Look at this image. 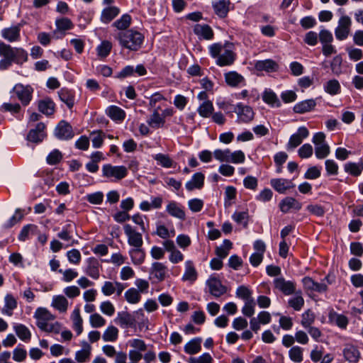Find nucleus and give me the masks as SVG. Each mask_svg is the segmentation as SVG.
Instances as JSON below:
<instances>
[{
  "instance_id": "f257e3e1",
  "label": "nucleus",
  "mask_w": 363,
  "mask_h": 363,
  "mask_svg": "<svg viewBox=\"0 0 363 363\" xmlns=\"http://www.w3.org/2000/svg\"><path fill=\"white\" fill-rule=\"evenodd\" d=\"M234 45L229 42L216 43L208 47L210 55L216 59V63L220 67L230 66L236 58Z\"/></svg>"
},
{
  "instance_id": "f03ea898",
  "label": "nucleus",
  "mask_w": 363,
  "mask_h": 363,
  "mask_svg": "<svg viewBox=\"0 0 363 363\" xmlns=\"http://www.w3.org/2000/svg\"><path fill=\"white\" fill-rule=\"evenodd\" d=\"M114 38L122 48L134 52L142 48L145 40L143 34L134 29L119 31Z\"/></svg>"
},
{
  "instance_id": "7ed1b4c3",
  "label": "nucleus",
  "mask_w": 363,
  "mask_h": 363,
  "mask_svg": "<svg viewBox=\"0 0 363 363\" xmlns=\"http://www.w3.org/2000/svg\"><path fill=\"white\" fill-rule=\"evenodd\" d=\"M33 317L36 320L38 328L44 332L57 334L61 330V323L58 321L50 322L55 319V315L45 308H38L34 313Z\"/></svg>"
},
{
  "instance_id": "20e7f679",
  "label": "nucleus",
  "mask_w": 363,
  "mask_h": 363,
  "mask_svg": "<svg viewBox=\"0 0 363 363\" xmlns=\"http://www.w3.org/2000/svg\"><path fill=\"white\" fill-rule=\"evenodd\" d=\"M213 157L220 162H231L242 164L245 161V153L242 150L232 152L230 149H216L213 151Z\"/></svg>"
},
{
  "instance_id": "39448f33",
  "label": "nucleus",
  "mask_w": 363,
  "mask_h": 363,
  "mask_svg": "<svg viewBox=\"0 0 363 363\" xmlns=\"http://www.w3.org/2000/svg\"><path fill=\"white\" fill-rule=\"evenodd\" d=\"M312 142L315 145V154L318 159H324L330 155V149L325 142V133L323 132L315 133Z\"/></svg>"
},
{
  "instance_id": "423d86ee",
  "label": "nucleus",
  "mask_w": 363,
  "mask_h": 363,
  "mask_svg": "<svg viewBox=\"0 0 363 363\" xmlns=\"http://www.w3.org/2000/svg\"><path fill=\"white\" fill-rule=\"evenodd\" d=\"M169 277L167 266L162 262H154L152 263L149 272L150 279L155 282H162Z\"/></svg>"
},
{
  "instance_id": "0eeeda50",
  "label": "nucleus",
  "mask_w": 363,
  "mask_h": 363,
  "mask_svg": "<svg viewBox=\"0 0 363 363\" xmlns=\"http://www.w3.org/2000/svg\"><path fill=\"white\" fill-rule=\"evenodd\" d=\"M104 177L114 179L121 180L128 174V169L125 166H113L110 164H104L102 167Z\"/></svg>"
},
{
  "instance_id": "6e6552de",
  "label": "nucleus",
  "mask_w": 363,
  "mask_h": 363,
  "mask_svg": "<svg viewBox=\"0 0 363 363\" xmlns=\"http://www.w3.org/2000/svg\"><path fill=\"white\" fill-rule=\"evenodd\" d=\"M209 293L215 298H218L226 293L227 288L216 274H211L206 281Z\"/></svg>"
},
{
  "instance_id": "1a4fd4ad",
  "label": "nucleus",
  "mask_w": 363,
  "mask_h": 363,
  "mask_svg": "<svg viewBox=\"0 0 363 363\" xmlns=\"http://www.w3.org/2000/svg\"><path fill=\"white\" fill-rule=\"evenodd\" d=\"M352 20L347 15H342L338 20L337 26L335 29V35L338 40H344L350 35Z\"/></svg>"
},
{
  "instance_id": "9d476101",
  "label": "nucleus",
  "mask_w": 363,
  "mask_h": 363,
  "mask_svg": "<svg viewBox=\"0 0 363 363\" xmlns=\"http://www.w3.org/2000/svg\"><path fill=\"white\" fill-rule=\"evenodd\" d=\"M33 91V89L31 86L17 84L10 93L14 94L23 106H27L32 99Z\"/></svg>"
},
{
  "instance_id": "9b49d317",
  "label": "nucleus",
  "mask_w": 363,
  "mask_h": 363,
  "mask_svg": "<svg viewBox=\"0 0 363 363\" xmlns=\"http://www.w3.org/2000/svg\"><path fill=\"white\" fill-rule=\"evenodd\" d=\"M124 233L127 237L128 244L132 247H142L143 240L142 233L136 230L130 224H125L123 226Z\"/></svg>"
},
{
  "instance_id": "f8f14e48",
  "label": "nucleus",
  "mask_w": 363,
  "mask_h": 363,
  "mask_svg": "<svg viewBox=\"0 0 363 363\" xmlns=\"http://www.w3.org/2000/svg\"><path fill=\"white\" fill-rule=\"evenodd\" d=\"M309 135V131L305 126H301L297 131L292 134L286 144V150H292L300 145L303 140Z\"/></svg>"
},
{
  "instance_id": "ddd939ff",
  "label": "nucleus",
  "mask_w": 363,
  "mask_h": 363,
  "mask_svg": "<svg viewBox=\"0 0 363 363\" xmlns=\"http://www.w3.org/2000/svg\"><path fill=\"white\" fill-rule=\"evenodd\" d=\"M125 287L126 285L121 282L106 281L101 286V292L106 296H110L114 293L120 296Z\"/></svg>"
},
{
  "instance_id": "4468645a",
  "label": "nucleus",
  "mask_w": 363,
  "mask_h": 363,
  "mask_svg": "<svg viewBox=\"0 0 363 363\" xmlns=\"http://www.w3.org/2000/svg\"><path fill=\"white\" fill-rule=\"evenodd\" d=\"M235 112L238 115V119L240 122L249 123L254 118V111L249 106H245L241 103L236 104Z\"/></svg>"
},
{
  "instance_id": "2eb2a0df",
  "label": "nucleus",
  "mask_w": 363,
  "mask_h": 363,
  "mask_svg": "<svg viewBox=\"0 0 363 363\" xmlns=\"http://www.w3.org/2000/svg\"><path fill=\"white\" fill-rule=\"evenodd\" d=\"M55 136L60 140H69L74 137L72 126L65 121H60L55 130Z\"/></svg>"
},
{
  "instance_id": "dca6fc26",
  "label": "nucleus",
  "mask_w": 363,
  "mask_h": 363,
  "mask_svg": "<svg viewBox=\"0 0 363 363\" xmlns=\"http://www.w3.org/2000/svg\"><path fill=\"white\" fill-rule=\"evenodd\" d=\"M274 284L276 289L285 295H291L296 290V283L293 281H286L283 277L276 278L274 280Z\"/></svg>"
},
{
  "instance_id": "f3484780",
  "label": "nucleus",
  "mask_w": 363,
  "mask_h": 363,
  "mask_svg": "<svg viewBox=\"0 0 363 363\" xmlns=\"http://www.w3.org/2000/svg\"><path fill=\"white\" fill-rule=\"evenodd\" d=\"M45 125L43 123H38L35 128L33 129H31L28 135L27 139L28 140L38 143L42 142L45 138L46 137V133L45 132Z\"/></svg>"
},
{
  "instance_id": "a211bd4d",
  "label": "nucleus",
  "mask_w": 363,
  "mask_h": 363,
  "mask_svg": "<svg viewBox=\"0 0 363 363\" xmlns=\"http://www.w3.org/2000/svg\"><path fill=\"white\" fill-rule=\"evenodd\" d=\"M6 48L9 52L6 55L12 57L13 62L17 64H23L28 60L27 52L21 48H12L6 44Z\"/></svg>"
},
{
  "instance_id": "6ab92c4d",
  "label": "nucleus",
  "mask_w": 363,
  "mask_h": 363,
  "mask_svg": "<svg viewBox=\"0 0 363 363\" xmlns=\"http://www.w3.org/2000/svg\"><path fill=\"white\" fill-rule=\"evenodd\" d=\"M167 213L172 217L184 220L186 218L184 207L174 201H169L166 206Z\"/></svg>"
},
{
  "instance_id": "aec40b11",
  "label": "nucleus",
  "mask_w": 363,
  "mask_h": 363,
  "mask_svg": "<svg viewBox=\"0 0 363 363\" xmlns=\"http://www.w3.org/2000/svg\"><path fill=\"white\" fill-rule=\"evenodd\" d=\"M197 278L198 272L194 262L191 260H186L184 263V272L182 277V280L193 284Z\"/></svg>"
},
{
  "instance_id": "412c9836",
  "label": "nucleus",
  "mask_w": 363,
  "mask_h": 363,
  "mask_svg": "<svg viewBox=\"0 0 363 363\" xmlns=\"http://www.w3.org/2000/svg\"><path fill=\"white\" fill-rule=\"evenodd\" d=\"M226 84L231 87L245 86V79L243 76L237 72L230 71L224 74Z\"/></svg>"
},
{
  "instance_id": "4be33fe9",
  "label": "nucleus",
  "mask_w": 363,
  "mask_h": 363,
  "mask_svg": "<svg viewBox=\"0 0 363 363\" xmlns=\"http://www.w3.org/2000/svg\"><path fill=\"white\" fill-rule=\"evenodd\" d=\"M21 26L16 25L1 30V34L6 40L12 43L18 41L21 38Z\"/></svg>"
},
{
  "instance_id": "5701e85b",
  "label": "nucleus",
  "mask_w": 363,
  "mask_h": 363,
  "mask_svg": "<svg viewBox=\"0 0 363 363\" xmlns=\"http://www.w3.org/2000/svg\"><path fill=\"white\" fill-rule=\"evenodd\" d=\"M302 208V204L293 197H286L279 203L280 211L284 213H288L291 209L299 211Z\"/></svg>"
},
{
  "instance_id": "b1692460",
  "label": "nucleus",
  "mask_w": 363,
  "mask_h": 363,
  "mask_svg": "<svg viewBox=\"0 0 363 363\" xmlns=\"http://www.w3.org/2000/svg\"><path fill=\"white\" fill-rule=\"evenodd\" d=\"M342 353L345 359L352 363H356L360 359V352L359 349L352 344H346Z\"/></svg>"
},
{
  "instance_id": "393cba45",
  "label": "nucleus",
  "mask_w": 363,
  "mask_h": 363,
  "mask_svg": "<svg viewBox=\"0 0 363 363\" xmlns=\"http://www.w3.org/2000/svg\"><path fill=\"white\" fill-rule=\"evenodd\" d=\"M271 186L279 193L284 194L288 189L295 186L291 180L279 178L270 180Z\"/></svg>"
},
{
  "instance_id": "a878e982",
  "label": "nucleus",
  "mask_w": 363,
  "mask_h": 363,
  "mask_svg": "<svg viewBox=\"0 0 363 363\" xmlns=\"http://www.w3.org/2000/svg\"><path fill=\"white\" fill-rule=\"evenodd\" d=\"M205 176L201 172H196L193 174L191 179L188 181L185 187L189 191H192L195 189H201L204 185Z\"/></svg>"
},
{
  "instance_id": "bb28decb",
  "label": "nucleus",
  "mask_w": 363,
  "mask_h": 363,
  "mask_svg": "<svg viewBox=\"0 0 363 363\" xmlns=\"http://www.w3.org/2000/svg\"><path fill=\"white\" fill-rule=\"evenodd\" d=\"M163 199L161 196H151L150 201H143L139 205V208L142 211H150L152 209H159L162 207Z\"/></svg>"
},
{
  "instance_id": "cd10ccee",
  "label": "nucleus",
  "mask_w": 363,
  "mask_h": 363,
  "mask_svg": "<svg viewBox=\"0 0 363 363\" xmlns=\"http://www.w3.org/2000/svg\"><path fill=\"white\" fill-rule=\"evenodd\" d=\"M194 33L199 39L210 40L213 38V31L207 24H196L194 28Z\"/></svg>"
},
{
  "instance_id": "c85d7f7f",
  "label": "nucleus",
  "mask_w": 363,
  "mask_h": 363,
  "mask_svg": "<svg viewBox=\"0 0 363 363\" xmlns=\"http://www.w3.org/2000/svg\"><path fill=\"white\" fill-rule=\"evenodd\" d=\"M302 283L308 291L322 293L327 290V285L325 283L316 282L309 277L303 278Z\"/></svg>"
},
{
  "instance_id": "c756f323",
  "label": "nucleus",
  "mask_w": 363,
  "mask_h": 363,
  "mask_svg": "<svg viewBox=\"0 0 363 363\" xmlns=\"http://www.w3.org/2000/svg\"><path fill=\"white\" fill-rule=\"evenodd\" d=\"M316 106V101L313 99H306L296 104L293 111L296 113H305L313 111Z\"/></svg>"
},
{
  "instance_id": "7c9ffc66",
  "label": "nucleus",
  "mask_w": 363,
  "mask_h": 363,
  "mask_svg": "<svg viewBox=\"0 0 363 363\" xmlns=\"http://www.w3.org/2000/svg\"><path fill=\"white\" fill-rule=\"evenodd\" d=\"M202 338L197 337L188 341L184 346V351L189 355L196 354L201 350Z\"/></svg>"
},
{
  "instance_id": "2f4dec72",
  "label": "nucleus",
  "mask_w": 363,
  "mask_h": 363,
  "mask_svg": "<svg viewBox=\"0 0 363 363\" xmlns=\"http://www.w3.org/2000/svg\"><path fill=\"white\" fill-rule=\"evenodd\" d=\"M120 9L116 6H107L102 10L100 20L104 23H108L120 13Z\"/></svg>"
},
{
  "instance_id": "473e14b6",
  "label": "nucleus",
  "mask_w": 363,
  "mask_h": 363,
  "mask_svg": "<svg viewBox=\"0 0 363 363\" xmlns=\"http://www.w3.org/2000/svg\"><path fill=\"white\" fill-rule=\"evenodd\" d=\"M160 109V107L153 109L152 114L147 120V123L152 128H160L165 124V119H163V116L159 113Z\"/></svg>"
},
{
  "instance_id": "72a5a7b5",
  "label": "nucleus",
  "mask_w": 363,
  "mask_h": 363,
  "mask_svg": "<svg viewBox=\"0 0 363 363\" xmlns=\"http://www.w3.org/2000/svg\"><path fill=\"white\" fill-rule=\"evenodd\" d=\"M128 254L134 265H140L145 262L146 254L142 247H132Z\"/></svg>"
},
{
  "instance_id": "f704fd0d",
  "label": "nucleus",
  "mask_w": 363,
  "mask_h": 363,
  "mask_svg": "<svg viewBox=\"0 0 363 363\" xmlns=\"http://www.w3.org/2000/svg\"><path fill=\"white\" fill-rule=\"evenodd\" d=\"M106 115L113 121L122 122L125 118V112L117 106H110L106 110Z\"/></svg>"
},
{
  "instance_id": "c9c22d12",
  "label": "nucleus",
  "mask_w": 363,
  "mask_h": 363,
  "mask_svg": "<svg viewBox=\"0 0 363 363\" xmlns=\"http://www.w3.org/2000/svg\"><path fill=\"white\" fill-rule=\"evenodd\" d=\"M17 308V301L14 296L8 294L4 297V305L1 309V313L8 316L13 315V311Z\"/></svg>"
},
{
  "instance_id": "e433bc0d",
  "label": "nucleus",
  "mask_w": 363,
  "mask_h": 363,
  "mask_svg": "<svg viewBox=\"0 0 363 363\" xmlns=\"http://www.w3.org/2000/svg\"><path fill=\"white\" fill-rule=\"evenodd\" d=\"M229 0H213V8L216 15L220 18L227 16L229 11Z\"/></svg>"
},
{
  "instance_id": "4c0bfd02",
  "label": "nucleus",
  "mask_w": 363,
  "mask_h": 363,
  "mask_svg": "<svg viewBox=\"0 0 363 363\" xmlns=\"http://www.w3.org/2000/svg\"><path fill=\"white\" fill-rule=\"evenodd\" d=\"M51 306L60 313H65L69 307V302L65 296L56 295L52 297Z\"/></svg>"
},
{
  "instance_id": "58836bf2",
  "label": "nucleus",
  "mask_w": 363,
  "mask_h": 363,
  "mask_svg": "<svg viewBox=\"0 0 363 363\" xmlns=\"http://www.w3.org/2000/svg\"><path fill=\"white\" fill-rule=\"evenodd\" d=\"M9 52L6 48V44L0 40V56H3L4 59L0 60V69L4 70L8 69L13 62L12 57L6 55Z\"/></svg>"
},
{
  "instance_id": "ea45409f",
  "label": "nucleus",
  "mask_w": 363,
  "mask_h": 363,
  "mask_svg": "<svg viewBox=\"0 0 363 363\" xmlns=\"http://www.w3.org/2000/svg\"><path fill=\"white\" fill-rule=\"evenodd\" d=\"M323 90L331 96H335L341 92V86L337 79H332L323 84Z\"/></svg>"
},
{
  "instance_id": "a19ab883",
  "label": "nucleus",
  "mask_w": 363,
  "mask_h": 363,
  "mask_svg": "<svg viewBox=\"0 0 363 363\" xmlns=\"http://www.w3.org/2000/svg\"><path fill=\"white\" fill-rule=\"evenodd\" d=\"M255 68L259 71L272 72L277 70L278 65L274 60L268 59L257 61L255 64Z\"/></svg>"
},
{
  "instance_id": "79ce46f5",
  "label": "nucleus",
  "mask_w": 363,
  "mask_h": 363,
  "mask_svg": "<svg viewBox=\"0 0 363 363\" xmlns=\"http://www.w3.org/2000/svg\"><path fill=\"white\" fill-rule=\"evenodd\" d=\"M13 330L18 338L24 342L30 341L31 338V333L28 327L21 323H16L13 325Z\"/></svg>"
},
{
  "instance_id": "37998d69",
  "label": "nucleus",
  "mask_w": 363,
  "mask_h": 363,
  "mask_svg": "<svg viewBox=\"0 0 363 363\" xmlns=\"http://www.w3.org/2000/svg\"><path fill=\"white\" fill-rule=\"evenodd\" d=\"M329 320L330 323L335 324L341 329H345L348 325L347 318L342 314H339L335 311L329 313Z\"/></svg>"
},
{
  "instance_id": "c03bdc74",
  "label": "nucleus",
  "mask_w": 363,
  "mask_h": 363,
  "mask_svg": "<svg viewBox=\"0 0 363 363\" xmlns=\"http://www.w3.org/2000/svg\"><path fill=\"white\" fill-rule=\"evenodd\" d=\"M71 319L73 323V329L76 331L77 335H80L83 331V320L80 315V310L79 308H75L72 313Z\"/></svg>"
},
{
  "instance_id": "a18cd8bd",
  "label": "nucleus",
  "mask_w": 363,
  "mask_h": 363,
  "mask_svg": "<svg viewBox=\"0 0 363 363\" xmlns=\"http://www.w3.org/2000/svg\"><path fill=\"white\" fill-rule=\"evenodd\" d=\"M132 21L131 16L128 14H123L121 16V18L112 24V26L115 27L120 31H125L128 30V28L130 27Z\"/></svg>"
},
{
  "instance_id": "49530a36",
  "label": "nucleus",
  "mask_w": 363,
  "mask_h": 363,
  "mask_svg": "<svg viewBox=\"0 0 363 363\" xmlns=\"http://www.w3.org/2000/svg\"><path fill=\"white\" fill-rule=\"evenodd\" d=\"M214 107L212 101L206 100L203 101L198 107L197 111L199 114L203 118H208L213 113Z\"/></svg>"
},
{
  "instance_id": "de8ad7c7",
  "label": "nucleus",
  "mask_w": 363,
  "mask_h": 363,
  "mask_svg": "<svg viewBox=\"0 0 363 363\" xmlns=\"http://www.w3.org/2000/svg\"><path fill=\"white\" fill-rule=\"evenodd\" d=\"M88 262L86 273L94 279H98L99 277V262L95 258H89Z\"/></svg>"
},
{
  "instance_id": "09e8293b",
  "label": "nucleus",
  "mask_w": 363,
  "mask_h": 363,
  "mask_svg": "<svg viewBox=\"0 0 363 363\" xmlns=\"http://www.w3.org/2000/svg\"><path fill=\"white\" fill-rule=\"evenodd\" d=\"M125 301L130 304H137L141 300V294L135 288L128 289L124 294Z\"/></svg>"
},
{
  "instance_id": "8fccbe9b",
  "label": "nucleus",
  "mask_w": 363,
  "mask_h": 363,
  "mask_svg": "<svg viewBox=\"0 0 363 363\" xmlns=\"http://www.w3.org/2000/svg\"><path fill=\"white\" fill-rule=\"evenodd\" d=\"M288 304L294 311H301L304 305V299L302 296L301 292H296L294 295L289 299Z\"/></svg>"
},
{
  "instance_id": "3c124183",
  "label": "nucleus",
  "mask_w": 363,
  "mask_h": 363,
  "mask_svg": "<svg viewBox=\"0 0 363 363\" xmlns=\"http://www.w3.org/2000/svg\"><path fill=\"white\" fill-rule=\"evenodd\" d=\"M263 101L272 107L281 106V102L277 94L272 90H265L262 95Z\"/></svg>"
},
{
  "instance_id": "603ef678",
  "label": "nucleus",
  "mask_w": 363,
  "mask_h": 363,
  "mask_svg": "<svg viewBox=\"0 0 363 363\" xmlns=\"http://www.w3.org/2000/svg\"><path fill=\"white\" fill-rule=\"evenodd\" d=\"M118 333L116 327L108 325L102 335V339L104 342H115L118 337Z\"/></svg>"
},
{
  "instance_id": "864d4df0",
  "label": "nucleus",
  "mask_w": 363,
  "mask_h": 363,
  "mask_svg": "<svg viewBox=\"0 0 363 363\" xmlns=\"http://www.w3.org/2000/svg\"><path fill=\"white\" fill-rule=\"evenodd\" d=\"M55 104L49 99L38 102V110L43 114L50 116L54 113Z\"/></svg>"
},
{
  "instance_id": "5fc2aeb1",
  "label": "nucleus",
  "mask_w": 363,
  "mask_h": 363,
  "mask_svg": "<svg viewBox=\"0 0 363 363\" xmlns=\"http://www.w3.org/2000/svg\"><path fill=\"white\" fill-rule=\"evenodd\" d=\"M289 359L296 363H301L303 359V349L300 346L295 345L289 350Z\"/></svg>"
},
{
  "instance_id": "6e6d98bb",
  "label": "nucleus",
  "mask_w": 363,
  "mask_h": 363,
  "mask_svg": "<svg viewBox=\"0 0 363 363\" xmlns=\"http://www.w3.org/2000/svg\"><path fill=\"white\" fill-rule=\"evenodd\" d=\"M153 158L157 161V164L164 168H171L174 166V161L168 155L158 153L153 155Z\"/></svg>"
},
{
  "instance_id": "4d7b16f0",
  "label": "nucleus",
  "mask_w": 363,
  "mask_h": 363,
  "mask_svg": "<svg viewBox=\"0 0 363 363\" xmlns=\"http://www.w3.org/2000/svg\"><path fill=\"white\" fill-rule=\"evenodd\" d=\"M92 146L94 148H99L104 143V138H106L105 133L101 130H94L90 134Z\"/></svg>"
},
{
  "instance_id": "13d9d810",
  "label": "nucleus",
  "mask_w": 363,
  "mask_h": 363,
  "mask_svg": "<svg viewBox=\"0 0 363 363\" xmlns=\"http://www.w3.org/2000/svg\"><path fill=\"white\" fill-rule=\"evenodd\" d=\"M59 97L69 108H72L74 104V96L73 94L67 89H61L59 91Z\"/></svg>"
},
{
  "instance_id": "bf43d9fd",
  "label": "nucleus",
  "mask_w": 363,
  "mask_h": 363,
  "mask_svg": "<svg viewBox=\"0 0 363 363\" xmlns=\"http://www.w3.org/2000/svg\"><path fill=\"white\" fill-rule=\"evenodd\" d=\"M232 245L233 244L230 240H224L223 244L219 247H217L216 249L217 256L220 259L225 258L228 255L229 251L232 248Z\"/></svg>"
},
{
  "instance_id": "052dcab7",
  "label": "nucleus",
  "mask_w": 363,
  "mask_h": 363,
  "mask_svg": "<svg viewBox=\"0 0 363 363\" xmlns=\"http://www.w3.org/2000/svg\"><path fill=\"white\" fill-rule=\"evenodd\" d=\"M112 49V43L108 40H104L96 48L97 55L100 57H107Z\"/></svg>"
},
{
  "instance_id": "680f3d73",
  "label": "nucleus",
  "mask_w": 363,
  "mask_h": 363,
  "mask_svg": "<svg viewBox=\"0 0 363 363\" xmlns=\"http://www.w3.org/2000/svg\"><path fill=\"white\" fill-rule=\"evenodd\" d=\"M315 314L310 310L305 311L301 315V325L306 329L310 326H312L315 322Z\"/></svg>"
},
{
  "instance_id": "e2e57ef3",
  "label": "nucleus",
  "mask_w": 363,
  "mask_h": 363,
  "mask_svg": "<svg viewBox=\"0 0 363 363\" xmlns=\"http://www.w3.org/2000/svg\"><path fill=\"white\" fill-rule=\"evenodd\" d=\"M115 322L119 324L121 327H125L132 324V319L130 315L125 311L118 312L117 317L115 318Z\"/></svg>"
},
{
  "instance_id": "0e129e2a",
  "label": "nucleus",
  "mask_w": 363,
  "mask_h": 363,
  "mask_svg": "<svg viewBox=\"0 0 363 363\" xmlns=\"http://www.w3.org/2000/svg\"><path fill=\"white\" fill-rule=\"evenodd\" d=\"M232 218L238 224L242 225L244 228L247 226L249 215L247 211L235 212L232 216Z\"/></svg>"
},
{
  "instance_id": "69168bd1",
  "label": "nucleus",
  "mask_w": 363,
  "mask_h": 363,
  "mask_svg": "<svg viewBox=\"0 0 363 363\" xmlns=\"http://www.w3.org/2000/svg\"><path fill=\"white\" fill-rule=\"evenodd\" d=\"M255 302L253 298L245 301L242 313L245 316L252 317L255 312Z\"/></svg>"
},
{
  "instance_id": "338daca9",
  "label": "nucleus",
  "mask_w": 363,
  "mask_h": 363,
  "mask_svg": "<svg viewBox=\"0 0 363 363\" xmlns=\"http://www.w3.org/2000/svg\"><path fill=\"white\" fill-rule=\"evenodd\" d=\"M27 357L26 350L21 345L16 347L13 351V359L16 362H23Z\"/></svg>"
},
{
  "instance_id": "774afa93",
  "label": "nucleus",
  "mask_w": 363,
  "mask_h": 363,
  "mask_svg": "<svg viewBox=\"0 0 363 363\" xmlns=\"http://www.w3.org/2000/svg\"><path fill=\"white\" fill-rule=\"evenodd\" d=\"M67 257L69 263L77 265L80 263L82 255L78 250L72 249L67 252Z\"/></svg>"
}]
</instances>
